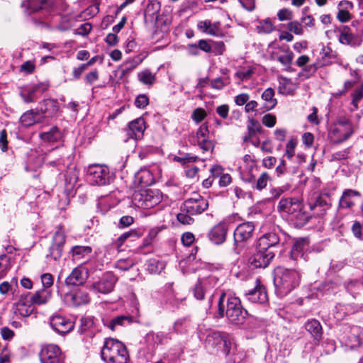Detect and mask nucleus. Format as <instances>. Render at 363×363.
<instances>
[{"label":"nucleus","instance_id":"1","mask_svg":"<svg viewBox=\"0 0 363 363\" xmlns=\"http://www.w3.org/2000/svg\"><path fill=\"white\" fill-rule=\"evenodd\" d=\"M224 316L232 324L241 325L245 322L248 313L242 307L238 298L227 297L225 293H222L218 301L216 317L221 318Z\"/></svg>","mask_w":363,"mask_h":363},{"label":"nucleus","instance_id":"2","mask_svg":"<svg viewBox=\"0 0 363 363\" xmlns=\"http://www.w3.org/2000/svg\"><path fill=\"white\" fill-rule=\"evenodd\" d=\"M274 274V284L276 292L280 296L289 294L301 281V274L296 269L277 267Z\"/></svg>","mask_w":363,"mask_h":363},{"label":"nucleus","instance_id":"3","mask_svg":"<svg viewBox=\"0 0 363 363\" xmlns=\"http://www.w3.org/2000/svg\"><path fill=\"white\" fill-rule=\"evenodd\" d=\"M101 357L106 363H127L129 354L122 342L106 338L101 350Z\"/></svg>","mask_w":363,"mask_h":363},{"label":"nucleus","instance_id":"4","mask_svg":"<svg viewBox=\"0 0 363 363\" xmlns=\"http://www.w3.org/2000/svg\"><path fill=\"white\" fill-rule=\"evenodd\" d=\"M277 208L279 211L289 214L290 219L297 225H303L309 220V216L303 211L302 202L297 198L281 199Z\"/></svg>","mask_w":363,"mask_h":363},{"label":"nucleus","instance_id":"5","mask_svg":"<svg viewBox=\"0 0 363 363\" xmlns=\"http://www.w3.org/2000/svg\"><path fill=\"white\" fill-rule=\"evenodd\" d=\"M338 33L339 42L352 47L359 46L363 41V23L354 21L350 26H340L335 30Z\"/></svg>","mask_w":363,"mask_h":363},{"label":"nucleus","instance_id":"6","mask_svg":"<svg viewBox=\"0 0 363 363\" xmlns=\"http://www.w3.org/2000/svg\"><path fill=\"white\" fill-rule=\"evenodd\" d=\"M206 348L221 350L228 355L230 352L232 342L229 335L225 332L210 330L204 341Z\"/></svg>","mask_w":363,"mask_h":363},{"label":"nucleus","instance_id":"7","mask_svg":"<svg viewBox=\"0 0 363 363\" xmlns=\"http://www.w3.org/2000/svg\"><path fill=\"white\" fill-rule=\"evenodd\" d=\"M162 201V194L158 190L150 189L135 191L132 198L133 203L140 208H151Z\"/></svg>","mask_w":363,"mask_h":363},{"label":"nucleus","instance_id":"8","mask_svg":"<svg viewBox=\"0 0 363 363\" xmlns=\"http://www.w3.org/2000/svg\"><path fill=\"white\" fill-rule=\"evenodd\" d=\"M353 133L352 123L345 118H341L330 128L328 137L332 143L339 144L348 140Z\"/></svg>","mask_w":363,"mask_h":363},{"label":"nucleus","instance_id":"9","mask_svg":"<svg viewBox=\"0 0 363 363\" xmlns=\"http://www.w3.org/2000/svg\"><path fill=\"white\" fill-rule=\"evenodd\" d=\"M182 206L183 211L194 216L201 214L206 210L208 206V202L200 194L194 193L190 198L184 201Z\"/></svg>","mask_w":363,"mask_h":363},{"label":"nucleus","instance_id":"10","mask_svg":"<svg viewBox=\"0 0 363 363\" xmlns=\"http://www.w3.org/2000/svg\"><path fill=\"white\" fill-rule=\"evenodd\" d=\"M49 88L48 82H40L34 84H28L19 87V94L26 104L33 103L35 101L37 93H43Z\"/></svg>","mask_w":363,"mask_h":363},{"label":"nucleus","instance_id":"11","mask_svg":"<svg viewBox=\"0 0 363 363\" xmlns=\"http://www.w3.org/2000/svg\"><path fill=\"white\" fill-rule=\"evenodd\" d=\"M274 255L275 254L272 250L262 249L257 245L255 251L249 261L255 268H265L270 264Z\"/></svg>","mask_w":363,"mask_h":363},{"label":"nucleus","instance_id":"12","mask_svg":"<svg viewBox=\"0 0 363 363\" xmlns=\"http://www.w3.org/2000/svg\"><path fill=\"white\" fill-rule=\"evenodd\" d=\"M342 341L350 349L360 346L363 342V328L357 325L347 327Z\"/></svg>","mask_w":363,"mask_h":363},{"label":"nucleus","instance_id":"13","mask_svg":"<svg viewBox=\"0 0 363 363\" xmlns=\"http://www.w3.org/2000/svg\"><path fill=\"white\" fill-rule=\"evenodd\" d=\"M13 311L15 315L21 317H28L34 311V306L30 298L29 293L21 294L13 305Z\"/></svg>","mask_w":363,"mask_h":363},{"label":"nucleus","instance_id":"14","mask_svg":"<svg viewBox=\"0 0 363 363\" xmlns=\"http://www.w3.org/2000/svg\"><path fill=\"white\" fill-rule=\"evenodd\" d=\"M255 225L252 222L239 224L234 230V242L236 246L250 240L254 235Z\"/></svg>","mask_w":363,"mask_h":363},{"label":"nucleus","instance_id":"15","mask_svg":"<svg viewBox=\"0 0 363 363\" xmlns=\"http://www.w3.org/2000/svg\"><path fill=\"white\" fill-rule=\"evenodd\" d=\"M41 363H63L60 347L55 345H48L42 348L40 353Z\"/></svg>","mask_w":363,"mask_h":363},{"label":"nucleus","instance_id":"16","mask_svg":"<svg viewBox=\"0 0 363 363\" xmlns=\"http://www.w3.org/2000/svg\"><path fill=\"white\" fill-rule=\"evenodd\" d=\"M89 276V269L86 266L81 264L74 268L66 278L65 284L68 286L82 285L85 283Z\"/></svg>","mask_w":363,"mask_h":363},{"label":"nucleus","instance_id":"17","mask_svg":"<svg viewBox=\"0 0 363 363\" xmlns=\"http://www.w3.org/2000/svg\"><path fill=\"white\" fill-rule=\"evenodd\" d=\"M52 328L60 334H65L70 332L74 327V323L71 320L60 315H55L50 318Z\"/></svg>","mask_w":363,"mask_h":363},{"label":"nucleus","instance_id":"18","mask_svg":"<svg viewBox=\"0 0 363 363\" xmlns=\"http://www.w3.org/2000/svg\"><path fill=\"white\" fill-rule=\"evenodd\" d=\"M111 176L107 167L92 164V185L103 186L109 184Z\"/></svg>","mask_w":363,"mask_h":363},{"label":"nucleus","instance_id":"19","mask_svg":"<svg viewBox=\"0 0 363 363\" xmlns=\"http://www.w3.org/2000/svg\"><path fill=\"white\" fill-rule=\"evenodd\" d=\"M255 287L245 294V296L250 302L263 304L267 302L268 296L265 288L257 280Z\"/></svg>","mask_w":363,"mask_h":363},{"label":"nucleus","instance_id":"20","mask_svg":"<svg viewBox=\"0 0 363 363\" xmlns=\"http://www.w3.org/2000/svg\"><path fill=\"white\" fill-rule=\"evenodd\" d=\"M145 130V121L143 118H139L130 122L125 131L128 138L140 140L143 138Z\"/></svg>","mask_w":363,"mask_h":363},{"label":"nucleus","instance_id":"21","mask_svg":"<svg viewBox=\"0 0 363 363\" xmlns=\"http://www.w3.org/2000/svg\"><path fill=\"white\" fill-rule=\"evenodd\" d=\"M363 311V305L338 303L333 310V316L337 320H342L350 314Z\"/></svg>","mask_w":363,"mask_h":363},{"label":"nucleus","instance_id":"22","mask_svg":"<svg viewBox=\"0 0 363 363\" xmlns=\"http://www.w3.org/2000/svg\"><path fill=\"white\" fill-rule=\"evenodd\" d=\"M39 138L45 143L53 144L63 142L64 135L57 126H52L49 129L40 133Z\"/></svg>","mask_w":363,"mask_h":363},{"label":"nucleus","instance_id":"23","mask_svg":"<svg viewBox=\"0 0 363 363\" xmlns=\"http://www.w3.org/2000/svg\"><path fill=\"white\" fill-rule=\"evenodd\" d=\"M116 280V277L112 272H107L94 285V289L103 294L110 293L113 289Z\"/></svg>","mask_w":363,"mask_h":363},{"label":"nucleus","instance_id":"24","mask_svg":"<svg viewBox=\"0 0 363 363\" xmlns=\"http://www.w3.org/2000/svg\"><path fill=\"white\" fill-rule=\"evenodd\" d=\"M227 228L224 223H219L214 227L208 233L209 240L216 245L222 244L226 238Z\"/></svg>","mask_w":363,"mask_h":363},{"label":"nucleus","instance_id":"25","mask_svg":"<svg viewBox=\"0 0 363 363\" xmlns=\"http://www.w3.org/2000/svg\"><path fill=\"white\" fill-rule=\"evenodd\" d=\"M309 206L311 210L320 208V210L317 212V216H323L330 207V198L327 195H319L313 203H310Z\"/></svg>","mask_w":363,"mask_h":363},{"label":"nucleus","instance_id":"26","mask_svg":"<svg viewBox=\"0 0 363 363\" xmlns=\"http://www.w3.org/2000/svg\"><path fill=\"white\" fill-rule=\"evenodd\" d=\"M89 291L88 287L78 289L74 294L69 295L72 304L74 306L87 304L90 301Z\"/></svg>","mask_w":363,"mask_h":363},{"label":"nucleus","instance_id":"27","mask_svg":"<svg viewBox=\"0 0 363 363\" xmlns=\"http://www.w3.org/2000/svg\"><path fill=\"white\" fill-rule=\"evenodd\" d=\"M361 194L355 190L345 189L339 201V208H351L354 206L353 198L354 196L359 197Z\"/></svg>","mask_w":363,"mask_h":363},{"label":"nucleus","instance_id":"28","mask_svg":"<svg viewBox=\"0 0 363 363\" xmlns=\"http://www.w3.org/2000/svg\"><path fill=\"white\" fill-rule=\"evenodd\" d=\"M261 97L264 101L262 107L261 108L262 112L268 111L276 106L277 100L274 98V90L272 88H267L265 89Z\"/></svg>","mask_w":363,"mask_h":363},{"label":"nucleus","instance_id":"29","mask_svg":"<svg viewBox=\"0 0 363 363\" xmlns=\"http://www.w3.org/2000/svg\"><path fill=\"white\" fill-rule=\"evenodd\" d=\"M279 242V238L275 233H268L262 235L257 242V245L262 249L272 250L271 248Z\"/></svg>","mask_w":363,"mask_h":363},{"label":"nucleus","instance_id":"30","mask_svg":"<svg viewBox=\"0 0 363 363\" xmlns=\"http://www.w3.org/2000/svg\"><path fill=\"white\" fill-rule=\"evenodd\" d=\"M308 241L305 238H300L297 240L293 245L291 257L292 259L296 260L298 257H303L304 252L308 250Z\"/></svg>","mask_w":363,"mask_h":363},{"label":"nucleus","instance_id":"31","mask_svg":"<svg viewBox=\"0 0 363 363\" xmlns=\"http://www.w3.org/2000/svg\"><path fill=\"white\" fill-rule=\"evenodd\" d=\"M305 328L313 336L314 340H320L321 339L323 328L318 320H308L305 324Z\"/></svg>","mask_w":363,"mask_h":363},{"label":"nucleus","instance_id":"32","mask_svg":"<svg viewBox=\"0 0 363 363\" xmlns=\"http://www.w3.org/2000/svg\"><path fill=\"white\" fill-rule=\"evenodd\" d=\"M39 106L38 112L46 116H52L58 110L57 102L54 99H45L40 103Z\"/></svg>","mask_w":363,"mask_h":363},{"label":"nucleus","instance_id":"33","mask_svg":"<svg viewBox=\"0 0 363 363\" xmlns=\"http://www.w3.org/2000/svg\"><path fill=\"white\" fill-rule=\"evenodd\" d=\"M141 62L142 60L139 57H135L125 61L120 67L121 72V78L128 75L130 72L136 68Z\"/></svg>","mask_w":363,"mask_h":363},{"label":"nucleus","instance_id":"34","mask_svg":"<svg viewBox=\"0 0 363 363\" xmlns=\"http://www.w3.org/2000/svg\"><path fill=\"white\" fill-rule=\"evenodd\" d=\"M51 297V293L45 289L37 291L30 298L32 301L33 305H41L46 303Z\"/></svg>","mask_w":363,"mask_h":363},{"label":"nucleus","instance_id":"35","mask_svg":"<svg viewBox=\"0 0 363 363\" xmlns=\"http://www.w3.org/2000/svg\"><path fill=\"white\" fill-rule=\"evenodd\" d=\"M167 334L162 332L154 333L152 331L148 333L145 336L146 342L155 347L159 344L164 343V340L167 339Z\"/></svg>","mask_w":363,"mask_h":363},{"label":"nucleus","instance_id":"36","mask_svg":"<svg viewBox=\"0 0 363 363\" xmlns=\"http://www.w3.org/2000/svg\"><path fill=\"white\" fill-rule=\"evenodd\" d=\"M135 177L138 183L143 186L150 185L153 182L152 174L147 169H141L135 174Z\"/></svg>","mask_w":363,"mask_h":363},{"label":"nucleus","instance_id":"37","mask_svg":"<svg viewBox=\"0 0 363 363\" xmlns=\"http://www.w3.org/2000/svg\"><path fill=\"white\" fill-rule=\"evenodd\" d=\"M210 282L209 279L199 281L194 287L193 293L194 297L198 300H202L204 298L206 291Z\"/></svg>","mask_w":363,"mask_h":363},{"label":"nucleus","instance_id":"38","mask_svg":"<svg viewBox=\"0 0 363 363\" xmlns=\"http://www.w3.org/2000/svg\"><path fill=\"white\" fill-rule=\"evenodd\" d=\"M146 266L147 270L150 274H160L165 268V263L156 259H150Z\"/></svg>","mask_w":363,"mask_h":363},{"label":"nucleus","instance_id":"39","mask_svg":"<svg viewBox=\"0 0 363 363\" xmlns=\"http://www.w3.org/2000/svg\"><path fill=\"white\" fill-rule=\"evenodd\" d=\"M294 53L289 49H285L283 50V54L277 56V60L281 65L286 67L287 70L291 69V65L292 63V60L294 59Z\"/></svg>","mask_w":363,"mask_h":363},{"label":"nucleus","instance_id":"40","mask_svg":"<svg viewBox=\"0 0 363 363\" xmlns=\"http://www.w3.org/2000/svg\"><path fill=\"white\" fill-rule=\"evenodd\" d=\"M138 80L145 85H152L156 79L155 74L149 69H145L138 74Z\"/></svg>","mask_w":363,"mask_h":363},{"label":"nucleus","instance_id":"41","mask_svg":"<svg viewBox=\"0 0 363 363\" xmlns=\"http://www.w3.org/2000/svg\"><path fill=\"white\" fill-rule=\"evenodd\" d=\"M132 323V318L130 316L121 315L113 318L109 323V328L112 330L118 325L125 326Z\"/></svg>","mask_w":363,"mask_h":363},{"label":"nucleus","instance_id":"42","mask_svg":"<svg viewBox=\"0 0 363 363\" xmlns=\"http://www.w3.org/2000/svg\"><path fill=\"white\" fill-rule=\"evenodd\" d=\"M71 252L74 259L80 260L85 255L91 252V247L77 245L72 247Z\"/></svg>","mask_w":363,"mask_h":363},{"label":"nucleus","instance_id":"43","mask_svg":"<svg viewBox=\"0 0 363 363\" xmlns=\"http://www.w3.org/2000/svg\"><path fill=\"white\" fill-rule=\"evenodd\" d=\"M352 104L355 109L358 108L359 103L363 99V82L357 86L354 91L351 94Z\"/></svg>","mask_w":363,"mask_h":363},{"label":"nucleus","instance_id":"44","mask_svg":"<svg viewBox=\"0 0 363 363\" xmlns=\"http://www.w3.org/2000/svg\"><path fill=\"white\" fill-rule=\"evenodd\" d=\"M50 6V3L48 0H31L29 3V7L33 11H38L40 9H47Z\"/></svg>","mask_w":363,"mask_h":363},{"label":"nucleus","instance_id":"45","mask_svg":"<svg viewBox=\"0 0 363 363\" xmlns=\"http://www.w3.org/2000/svg\"><path fill=\"white\" fill-rule=\"evenodd\" d=\"M286 27L289 32L294 33L296 35H301L303 34V26L298 21L289 22Z\"/></svg>","mask_w":363,"mask_h":363},{"label":"nucleus","instance_id":"46","mask_svg":"<svg viewBox=\"0 0 363 363\" xmlns=\"http://www.w3.org/2000/svg\"><path fill=\"white\" fill-rule=\"evenodd\" d=\"M262 130V127L259 122L254 118H250L248 120L247 123V132L252 135L253 136L257 133H260Z\"/></svg>","mask_w":363,"mask_h":363},{"label":"nucleus","instance_id":"47","mask_svg":"<svg viewBox=\"0 0 363 363\" xmlns=\"http://www.w3.org/2000/svg\"><path fill=\"white\" fill-rule=\"evenodd\" d=\"M38 111H35L33 109L28 111L21 117V122L26 123L27 125L33 124L35 121V115L38 114Z\"/></svg>","mask_w":363,"mask_h":363},{"label":"nucleus","instance_id":"48","mask_svg":"<svg viewBox=\"0 0 363 363\" xmlns=\"http://www.w3.org/2000/svg\"><path fill=\"white\" fill-rule=\"evenodd\" d=\"M191 215L189 214L188 212L183 211L182 206H181V212L177 215V220L179 223L184 225H191L194 223V220L191 218Z\"/></svg>","mask_w":363,"mask_h":363},{"label":"nucleus","instance_id":"49","mask_svg":"<svg viewBox=\"0 0 363 363\" xmlns=\"http://www.w3.org/2000/svg\"><path fill=\"white\" fill-rule=\"evenodd\" d=\"M269 179H270V177L267 172L262 173L261 175L259 176V177L257 179L254 188H255L258 190H262V189H264L267 186V183L269 181Z\"/></svg>","mask_w":363,"mask_h":363},{"label":"nucleus","instance_id":"50","mask_svg":"<svg viewBox=\"0 0 363 363\" xmlns=\"http://www.w3.org/2000/svg\"><path fill=\"white\" fill-rule=\"evenodd\" d=\"M136 235V232L135 231H133V230H131V231H129V232H126L123 234H122L121 236H119L116 240L114 242V246L118 250H121V246L123 245V244L124 243V242L128 238H130V236L132 235Z\"/></svg>","mask_w":363,"mask_h":363},{"label":"nucleus","instance_id":"51","mask_svg":"<svg viewBox=\"0 0 363 363\" xmlns=\"http://www.w3.org/2000/svg\"><path fill=\"white\" fill-rule=\"evenodd\" d=\"M35 69V64L34 60H28L23 62L20 67V71L26 74H30Z\"/></svg>","mask_w":363,"mask_h":363},{"label":"nucleus","instance_id":"52","mask_svg":"<svg viewBox=\"0 0 363 363\" xmlns=\"http://www.w3.org/2000/svg\"><path fill=\"white\" fill-rule=\"evenodd\" d=\"M65 242V235L63 231L59 230L55 232L53 236V242L52 245H57V247H63Z\"/></svg>","mask_w":363,"mask_h":363},{"label":"nucleus","instance_id":"53","mask_svg":"<svg viewBox=\"0 0 363 363\" xmlns=\"http://www.w3.org/2000/svg\"><path fill=\"white\" fill-rule=\"evenodd\" d=\"M296 145V140L295 139H291L286 145V152L284 156H286L288 159H291L294 155Z\"/></svg>","mask_w":363,"mask_h":363},{"label":"nucleus","instance_id":"54","mask_svg":"<svg viewBox=\"0 0 363 363\" xmlns=\"http://www.w3.org/2000/svg\"><path fill=\"white\" fill-rule=\"evenodd\" d=\"M174 160L182 164H185L186 163L195 162L197 160V157L191 154H186L184 157L175 156Z\"/></svg>","mask_w":363,"mask_h":363},{"label":"nucleus","instance_id":"55","mask_svg":"<svg viewBox=\"0 0 363 363\" xmlns=\"http://www.w3.org/2000/svg\"><path fill=\"white\" fill-rule=\"evenodd\" d=\"M206 116V113L204 109L201 108H196L191 115V118L196 122L199 123L202 121Z\"/></svg>","mask_w":363,"mask_h":363},{"label":"nucleus","instance_id":"56","mask_svg":"<svg viewBox=\"0 0 363 363\" xmlns=\"http://www.w3.org/2000/svg\"><path fill=\"white\" fill-rule=\"evenodd\" d=\"M276 116L271 113H267L264 115L262 119V123L268 128L274 127L276 124Z\"/></svg>","mask_w":363,"mask_h":363},{"label":"nucleus","instance_id":"57","mask_svg":"<svg viewBox=\"0 0 363 363\" xmlns=\"http://www.w3.org/2000/svg\"><path fill=\"white\" fill-rule=\"evenodd\" d=\"M277 17L281 21L291 20L293 18V12L289 9H282L278 11Z\"/></svg>","mask_w":363,"mask_h":363},{"label":"nucleus","instance_id":"58","mask_svg":"<svg viewBox=\"0 0 363 363\" xmlns=\"http://www.w3.org/2000/svg\"><path fill=\"white\" fill-rule=\"evenodd\" d=\"M197 144L203 151H210L213 148V143L208 138H203L197 141Z\"/></svg>","mask_w":363,"mask_h":363},{"label":"nucleus","instance_id":"59","mask_svg":"<svg viewBox=\"0 0 363 363\" xmlns=\"http://www.w3.org/2000/svg\"><path fill=\"white\" fill-rule=\"evenodd\" d=\"M7 132L3 129L0 132V148L2 152H5L8 150Z\"/></svg>","mask_w":363,"mask_h":363},{"label":"nucleus","instance_id":"60","mask_svg":"<svg viewBox=\"0 0 363 363\" xmlns=\"http://www.w3.org/2000/svg\"><path fill=\"white\" fill-rule=\"evenodd\" d=\"M149 104V99L148 97L145 94H140L139 95L135 101V105L136 107L139 108H144L146 107Z\"/></svg>","mask_w":363,"mask_h":363},{"label":"nucleus","instance_id":"61","mask_svg":"<svg viewBox=\"0 0 363 363\" xmlns=\"http://www.w3.org/2000/svg\"><path fill=\"white\" fill-rule=\"evenodd\" d=\"M337 18L342 23L347 22L351 19V14L347 9H340L337 13Z\"/></svg>","mask_w":363,"mask_h":363},{"label":"nucleus","instance_id":"62","mask_svg":"<svg viewBox=\"0 0 363 363\" xmlns=\"http://www.w3.org/2000/svg\"><path fill=\"white\" fill-rule=\"evenodd\" d=\"M208 128L206 124H202L196 131V137L197 141L203 138H208Z\"/></svg>","mask_w":363,"mask_h":363},{"label":"nucleus","instance_id":"63","mask_svg":"<svg viewBox=\"0 0 363 363\" xmlns=\"http://www.w3.org/2000/svg\"><path fill=\"white\" fill-rule=\"evenodd\" d=\"M41 281L45 289L50 288L53 284V277L49 273L41 275Z\"/></svg>","mask_w":363,"mask_h":363},{"label":"nucleus","instance_id":"64","mask_svg":"<svg viewBox=\"0 0 363 363\" xmlns=\"http://www.w3.org/2000/svg\"><path fill=\"white\" fill-rule=\"evenodd\" d=\"M91 31V23H85L74 30V33L77 35H86Z\"/></svg>","mask_w":363,"mask_h":363}]
</instances>
